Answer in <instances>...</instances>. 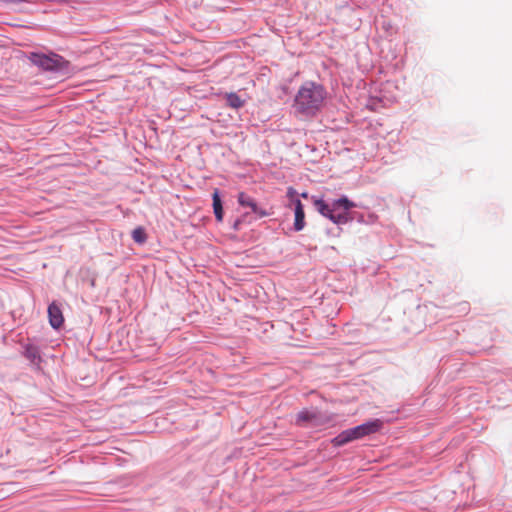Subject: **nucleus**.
I'll list each match as a JSON object with an SVG mask.
<instances>
[{"instance_id":"nucleus-8","label":"nucleus","mask_w":512,"mask_h":512,"mask_svg":"<svg viewBox=\"0 0 512 512\" xmlns=\"http://www.w3.org/2000/svg\"><path fill=\"white\" fill-rule=\"evenodd\" d=\"M295 222L294 228L296 231H300L305 226V213L304 208L299 199L295 200Z\"/></svg>"},{"instance_id":"nucleus-7","label":"nucleus","mask_w":512,"mask_h":512,"mask_svg":"<svg viewBox=\"0 0 512 512\" xmlns=\"http://www.w3.org/2000/svg\"><path fill=\"white\" fill-rule=\"evenodd\" d=\"M49 322L53 328H59L64 322V317L60 307L56 303H51L48 307Z\"/></svg>"},{"instance_id":"nucleus-15","label":"nucleus","mask_w":512,"mask_h":512,"mask_svg":"<svg viewBox=\"0 0 512 512\" xmlns=\"http://www.w3.org/2000/svg\"><path fill=\"white\" fill-rule=\"evenodd\" d=\"M301 196H302L303 198H307V196H308V195H307V193H302V194H301Z\"/></svg>"},{"instance_id":"nucleus-2","label":"nucleus","mask_w":512,"mask_h":512,"mask_svg":"<svg viewBox=\"0 0 512 512\" xmlns=\"http://www.w3.org/2000/svg\"><path fill=\"white\" fill-rule=\"evenodd\" d=\"M314 205L321 215L330 219L335 224L347 223L349 221L348 211L356 206L347 197L335 200L331 205L323 200L316 199L314 200Z\"/></svg>"},{"instance_id":"nucleus-5","label":"nucleus","mask_w":512,"mask_h":512,"mask_svg":"<svg viewBox=\"0 0 512 512\" xmlns=\"http://www.w3.org/2000/svg\"><path fill=\"white\" fill-rule=\"evenodd\" d=\"M330 420V418L324 420L322 416L315 410H303L297 414L296 422L299 425L311 424L315 426Z\"/></svg>"},{"instance_id":"nucleus-4","label":"nucleus","mask_w":512,"mask_h":512,"mask_svg":"<svg viewBox=\"0 0 512 512\" xmlns=\"http://www.w3.org/2000/svg\"><path fill=\"white\" fill-rule=\"evenodd\" d=\"M30 60L33 64L45 70H62L67 68L69 65L68 61L57 54L48 56L44 54L33 53L30 56Z\"/></svg>"},{"instance_id":"nucleus-13","label":"nucleus","mask_w":512,"mask_h":512,"mask_svg":"<svg viewBox=\"0 0 512 512\" xmlns=\"http://www.w3.org/2000/svg\"><path fill=\"white\" fill-rule=\"evenodd\" d=\"M5 3L7 4H11V5H14V6H18L19 4L23 3V2H27L28 0H3Z\"/></svg>"},{"instance_id":"nucleus-14","label":"nucleus","mask_w":512,"mask_h":512,"mask_svg":"<svg viewBox=\"0 0 512 512\" xmlns=\"http://www.w3.org/2000/svg\"><path fill=\"white\" fill-rule=\"evenodd\" d=\"M287 195L290 198H293L296 195V191L292 187H290V188H288Z\"/></svg>"},{"instance_id":"nucleus-3","label":"nucleus","mask_w":512,"mask_h":512,"mask_svg":"<svg viewBox=\"0 0 512 512\" xmlns=\"http://www.w3.org/2000/svg\"><path fill=\"white\" fill-rule=\"evenodd\" d=\"M381 426L382 423L380 420H373L341 432L332 442L335 446H342L353 440L376 433L380 430Z\"/></svg>"},{"instance_id":"nucleus-1","label":"nucleus","mask_w":512,"mask_h":512,"mask_svg":"<svg viewBox=\"0 0 512 512\" xmlns=\"http://www.w3.org/2000/svg\"><path fill=\"white\" fill-rule=\"evenodd\" d=\"M326 98L327 92L321 84L307 81L300 86L295 95V113L302 117H314L325 106Z\"/></svg>"},{"instance_id":"nucleus-10","label":"nucleus","mask_w":512,"mask_h":512,"mask_svg":"<svg viewBox=\"0 0 512 512\" xmlns=\"http://www.w3.org/2000/svg\"><path fill=\"white\" fill-rule=\"evenodd\" d=\"M212 199H213V209H214L215 217L218 221H222L223 209H222L221 199H220V196H219V193L217 190L214 191V193L212 195Z\"/></svg>"},{"instance_id":"nucleus-12","label":"nucleus","mask_w":512,"mask_h":512,"mask_svg":"<svg viewBox=\"0 0 512 512\" xmlns=\"http://www.w3.org/2000/svg\"><path fill=\"white\" fill-rule=\"evenodd\" d=\"M26 355L32 361H34L35 359L39 358L38 351L35 348H33V347H28L26 349Z\"/></svg>"},{"instance_id":"nucleus-11","label":"nucleus","mask_w":512,"mask_h":512,"mask_svg":"<svg viewBox=\"0 0 512 512\" xmlns=\"http://www.w3.org/2000/svg\"><path fill=\"white\" fill-rule=\"evenodd\" d=\"M132 238L137 243H144L147 239L145 230L142 227H137L132 232Z\"/></svg>"},{"instance_id":"nucleus-9","label":"nucleus","mask_w":512,"mask_h":512,"mask_svg":"<svg viewBox=\"0 0 512 512\" xmlns=\"http://www.w3.org/2000/svg\"><path fill=\"white\" fill-rule=\"evenodd\" d=\"M226 103L229 107L233 109H239L244 106L245 101L240 98L236 93H226L225 94Z\"/></svg>"},{"instance_id":"nucleus-6","label":"nucleus","mask_w":512,"mask_h":512,"mask_svg":"<svg viewBox=\"0 0 512 512\" xmlns=\"http://www.w3.org/2000/svg\"><path fill=\"white\" fill-rule=\"evenodd\" d=\"M238 203L243 206V207H248L251 209L252 212H254L255 214H257L259 217H266L269 215V213L264 210V209H261L257 206V203L255 202V200L250 197L249 195H247L246 193L244 192H240L238 194Z\"/></svg>"}]
</instances>
